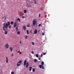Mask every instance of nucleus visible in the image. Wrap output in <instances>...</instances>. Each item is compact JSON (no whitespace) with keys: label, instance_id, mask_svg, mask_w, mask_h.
<instances>
[{"label":"nucleus","instance_id":"c03bdc74","mask_svg":"<svg viewBox=\"0 0 74 74\" xmlns=\"http://www.w3.org/2000/svg\"><path fill=\"white\" fill-rule=\"evenodd\" d=\"M31 6H31L30 7H31Z\"/></svg>","mask_w":74,"mask_h":74},{"label":"nucleus","instance_id":"473e14b6","mask_svg":"<svg viewBox=\"0 0 74 74\" xmlns=\"http://www.w3.org/2000/svg\"><path fill=\"white\" fill-rule=\"evenodd\" d=\"M27 36H26V37H25V39H27Z\"/></svg>","mask_w":74,"mask_h":74},{"label":"nucleus","instance_id":"1a4fd4ad","mask_svg":"<svg viewBox=\"0 0 74 74\" xmlns=\"http://www.w3.org/2000/svg\"><path fill=\"white\" fill-rule=\"evenodd\" d=\"M26 62H27L26 60H25L24 61V66H25L26 63Z\"/></svg>","mask_w":74,"mask_h":74},{"label":"nucleus","instance_id":"20e7f679","mask_svg":"<svg viewBox=\"0 0 74 74\" xmlns=\"http://www.w3.org/2000/svg\"><path fill=\"white\" fill-rule=\"evenodd\" d=\"M36 21L35 20H33V26H35L36 24Z\"/></svg>","mask_w":74,"mask_h":74},{"label":"nucleus","instance_id":"49530a36","mask_svg":"<svg viewBox=\"0 0 74 74\" xmlns=\"http://www.w3.org/2000/svg\"><path fill=\"white\" fill-rule=\"evenodd\" d=\"M20 74H21V73H20Z\"/></svg>","mask_w":74,"mask_h":74},{"label":"nucleus","instance_id":"7c9ffc66","mask_svg":"<svg viewBox=\"0 0 74 74\" xmlns=\"http://www.w3.org/2000/svg\"><path fill=\"white\" fill-rule=\"evenodd\" d=\"M44 34H44V33H42V34L43 36H44Z\"/></svg>","mask_w":74,"mask_h":74},{"label":"nucleus","instance_id":"a211bd4d","mask_svg":"<svg viewBox=\"0 0 74 74\" xmlns=\"http://www.w3.org/2000/svg\"><path fill=\"white\" fill-rule=\"evenodd\" d=\"M24 13L25 14L27 13V11L26 10H24Z\"/></svg>","mask_w":74,"mask_h":74},{"label":"nucleus","instance_id":"c756f323","mask_svg":"<svg viewBox=\"0 0 74 74\" xmlns=\"http://www.w3.org/2000/svg\"><path fill=\"white\" fill-rule=\"evenodd\" d=\"M41 24H39L38 25L39 27H40V26H41Z\"/></svg>","mask_w":74,"mask_h":74},{"label":"nucleus","instance_id":"5701e85b","mask_svg":"<svg viewBox=\"0 0 74 74\" xmlns=\"http://www.w3.org/2000/svg\"><path fill=\"white\" fill-rule=\"evenodd\" d=\"M11 25H10L9 27H8V28L9 29H10L11 28Z\"/></svg>","mask_w":74,"mask_h":74},{"label":"nucleus","instance_id":"2eb2a0df","mask_svg":"<svg viewBox=\"0 0 74 74\" xmlns=\"http://www.w3.org/2000/svg\"><path fill=\"white\" fill-rule=\"evenodd\" d=\"M32 69V67L31 66L29 68V70L30 71H31Z\"/></svg>","mask_w":74,"mask_h":74},{"label":"nucleus","instance_id":"a19ab883","mask_svg":"<svg viewBox=\"0 0 74 74\" xmlns=\"http://www.w3.org/2000/svg\"><path fill=\"white\" fill-rule=\"evenodd\" d=\"M38 59H39V60H40V58H39Z\"/></svg>","mask_w":74,"mask_h":74},{"label":"nucleus","instance_id":"412c9836","mask_svg":"<svg viewBox=\"0 0 74 74\" xmlns=\"http://www.w3.org/2000/svg\"><path fill=\"white\" fill-rule=\"evenodd\" d=\"M35 71V69H34L33 68V72H34Z\"/></svg>","mask_w":74,"mask_h":74},{"label":"nucleus","instance_id":"aec40b11","mask_svg":"<svg viewBox=\"0 0 74 74\" xmlns=\"http://www.w3.org/2000/svg\"><path fill=\"white\" fill-rule=\"evenodd\" d=\"M18 53H19L20 54H21V52H20V51H18L17 52Z\"/></svg>","mask_w":74,"mask_h":74},{"label":"nucleus","instance_id":"ddd939ff","mask_svg":"<svg viewBox=\"0 0 74 74\" xmlns=\"http://www.w3.org/2000/svg\"><path fill=\"white\" fill-rule=\"evenodd\" d=\"M16 26V22H15L14 24V27H15Z\"/></svg>","mask_w":74,"mask_h":74},{"label":"nucleus","instance_id":"f8f14e48","mask_svg":"<svg viewBox=\"0 0 74 74\" xmlns=\"http://www.w3.org/2000/svg\"><path fill=\"white\" fill-rule=\"evenodd\" d=\"M6 63H8V59L7 57H6Z\"/></svg>","mask_w":74,"mask_h":74},{"label":"nucleus","instance_id":"e433bc0d","mask_svg":"<svg viewBox=\"0 0 74 74\" xmlns=\"http://www.w3.org/2000/svg\"><path fill=\"white\" fill-rule=\"evenodd\" d=\"M4 18H5V19H6V16H4Z\"/></svg>","mask_w":74,"mask_h":74},{"label":"nucleus","instance_id":"dca6fc26","mask_svg":"<svg viewBox=\"0 0 74 74\" xmlns=\"http://www.w3.org/2000/svg\"><path fill=\"white\" fill-rule=\"evenodd\" d=\"M44 62L42 61V63H41V65L43 66V65H44Z\"/></svg>","mask_w":74,"mask_h":74},{"label":"nucleus","instance_id":"4468645a","mask_svg":"<svg viewBox=\"0 0 74 74\" xmlns=\"http://www.w3.org/2000/svg\"><path fill=\"white\" fill-rule=\"evenodd\" d=\"M37 62V59H35L34 60V62L35 63H36Z\"/></svg>","mask_w":74,"mask_h":74},{"label":"nucleus","instance_id":"f704fd0d","mask_svg":"<svg viewBox=\"0 0 74 74\" xmlns=\"http://www.w3.org/2000/svg\"><path fill=\"white\" fill-rule=\"evenodd\" d=\"M14 56V54L13 53H12V57L13 56Z\"/></svg>","mask_w":74,"mask_h":74},{"label":"nucleus","instance_id":"7ed1b4c3","mask_svg":"<svg viewBox=\"0 0 74 74\" xmlns=\"http://www.w3.org/2000/svg\"><path fill=\"white\" fill-rule=\"evenodd\" d=\"M22 63V61L21 60H20L19 61L18 63H17V66H20L21 64Z\"/></svg>","mask_w":74,"mask_h":74},{"label":"nucleus","instance_id":"a878e982","mask_svg":"<svg viewBox=\"0 0 74 74\" xmlns=\"http://www.w3.org/2000/svg\"><path fill=\"white\" fill-rule=\"evenodd\" d=\"M13 21H11V25H13Z\"/></svg>","mask_w":74,"mask_h":74},{"label":"nucleus","instance_id":"c85d7f7f","mask_svg":"<svg viewBox=\"0 0 74 74\" xmlns=\"http://www.w3.org/2000/svg\"><path fill=\"white\" fill-rule=\"evenodd\" d=\"M34 1L35 2V4H36V0H34Z\"/></svg>","mask_w":74,"mask_h":74},{"label":"nucleus","instance_id":"bb28decb","mask_svg":"<svg viewBox=\"0 0 74 74\" xmlns=\"http://www.w3.org/2000/svg\"><path fill=\"white\" fill-rule=\"evenodd\" d=\"M27 34H29V32L28 30H27Z\"/></svg>","mask_w":74,"mask_h":74},{"label":"nucleus","instance_id":"6ab92c4d","mask_svg":"<svg viewBox=\"0 0 74 74\" xmlns=\"http://www.w3.org/2000/svg\"><path fill=\"white\" fill-rule=\"evenodd\" d=\"M19 21V22H20V19L19 18H18L17 19V21Z\"/></svg>","mask_w":74,"mask_h":74},{"label":"nucleus","instance_id":"72a5a7b5","mask_svg":"<svg viewBox=\"0 0 74 74\" xmlns=\"http://www.w3.org/2000/svg\"><path fill=\"white\" fill-rule=\"evenodd\" d=\"M32 53L33 54H34V52H33V51H32Z\"/></svg>","mask_w":74,"mask_h":74},{"label":"nucleus","instance_id":"a18cd8bd","mask_svg":"<svg viewBox=\"0 0 74 74\" xmlns=\"http://www.w3.org/2000/svg\"><path fill=\"white\" fill-rule=\"evenodd\" d=\"M48 0H47V1Z\"/></svg>","mask_w":74,"mask_h":74},{"label":"nucleus","instance_id":"37998d69","mask_svg":"<svg viewBox=\"0 0 74 74\" xmlns=\"http://www.w3.org/2000/svg\"><path fill=\"white\" fill-rule=\"evenodd\" d=\"M20 44H21V41H20Z\"/></svg>","mask_w":74,"mask_h":74},{"label":"nucleus","instance_id":"423d86ee","mask_svg":"<svg viewBox=\"0 0 74 74\" xmlns=\"http://www.w3.org/2000/svg\"><path fill=\"white\" fill-rule=\"evenodd\" d=\"M26 64V68H27L29 66V62H27Z\"/></svg>","mask_w":74,"mask_h":74},{"label":"nucleus","instance_id":"9b49d317","mask_svg":"<svg viewBox=\"0 0 74 74\" xmlns=\"http://www.w3.org/2000/svg\"><path fill=\"white\" fill-rule=\"evenodd\" d=\"M10 51L12 52V47H10Z\"/></svg>","mask_w":74,"mask_h":74},{"label":"nucleus","instance_id":"cd10ccee","mask_svg":"<svg viewBox=\"0 0 74 74\" xmlns=\"http://www.w3.org/2000/svg\"><path fill=\"white\" fill-rule=\"evenodd\" d=\"M11 74H14V72H12Z\"/></svg>","mask_w":74,"mask_h":74},{"label":"nucleus","instance_id":"4be33fe9","mask_svg":"<svg viewBox=\"0 0 74 74\" xmlns=\"http://www.w3.org/2000/svg\"><path fill=\"white\" fill-rule=\"evenodd\" d=\"M36 57H37V58H38V54H36Z\"/></svg>","mask_w":74,"mask_h":74},{"label":"nucleus","instance_id":"2f4dec72","mask_svg":"<svg viewBox=\"0 0 74 74\" xmlns=\"http://www.w3.org/2000/svg\"><path fill=\"white\" fill-rule=\"evenodd\" d=\"M27 27H29V25H27Z\"/></svg>","mask_w":74,"mask_h":74},{"label":"nucleus","instance_id":"393cba45","mask_svg":"<svg viewBox=\"0 0 74 74\" xmlns=\"http://www.w3.org/2000/svg\"><path fill=\"white\" fill-rule=\"evenodd\" d=\"M32 44L33 45H34V42H32Z\"/></svg>","mask_w":74,"mask_h":74},{"label":"nucleus","instance_id":"58836bf2","mask_svg":"<svg viewBox=\"0 0 74 74\" xmlns=\"http://www.w3.org/2000/svg\"><path fill=\"white\" fill-rule=\"evenodd\" d=\"M30 33H32V30H30Z\"/></svg>","mask_w":74,"mask_h":74},{"label":"nucleus","instance_id":"79ce46f5","mask_svg":"<svg viewBox=\"0 0 74 74\" xmlns=\"http://www.w3.org/2000/svg\"><path fill=\"white\" fill-rule=\"evenodd\" d=\"M22 18H24V16H22Z\"/></svg>","mask_w":74,"mask_h":74},{"label":"nucleus","instance_id":"6e6552de","mask_svg":"<svg viewBox=\"0 0 74 74\" xmlns=\"http://www.w3.org/2000/svg\"><path fill=\"white\" fill-rule=\"evenodd\" d=\"M37 29H36L35 30V31H34V34H37Z\"/></svg>","mask_w":74,"mask_h":74},{"label":"nucleus","instance_id":"0eeeda50","mask_svg":"<svg viewBox=\"0 0 74 74\" xmlns=\"http://www.w3.org/2000/svg\"><path fill=\"white\" fill-rule=\"evenodd\" d=\"M23 29L25 31L26 29V27L25 26H23Z\"/></svg>","mask_w":74,"mask_h":74},{"label":"nucleus","instance_id":"f03ea898","mask_svg":"<svg viewBox=\"0 0 74 74\" xmlns=\"http://www.w3.org/2000/svg\"><path fill=\"white\" fill-rule=\"evenodd\" d=\"M16 32H17V34L18 35H19L20 34V31L18 30V27H16Z\"/></svg>","mask_w":74,"mask_h":74},{"label":"nucleus","instance_id":"4c0bfd02","mask_svg":"<svg viewBox=\"0 0 74 74\" xmlns=\"http://www.w3.org/2000/svg\"><path fill=\"white\" fill-rule=\"evenodd\" d=\"M42 69H44V67H43V66H42Z\"/></svg>","mask_w":74,"mask_h":74},{"label":"nucleus","instance_id":"f257e3e1","mask_svg":"<svg viewBox=\"0 0 74 74\" xmlns=\"http://www.w3.org/2000/svg\"><path fill=\"white\" fill-rule=\"evenodd\" d=\"M10 25V23L9 22H8V23H4L3 24V31H5V29H7L8 27V26H9Z\"/></svg>","mask_w":74,"mask_h":74},{"label":"nucleus","instance_id":"ea45409f","mask_svg":"<svg viewBox=\"0 0 74 74\" xmlns=\"http://www.w3.org/2000/svg\"><path fill=\"white\" fill-rule=\"evenodd\" d=\"M41 57H42V54H41Z\"/></svg>","mask_w":74,"mask_h":74},{"label":"nucleus","instance_id":"c9c22d12","mask_svg":"<svg viewBox=\"0 0 74 74\" xmlns=\"http://www.w3.org/2000/svg\"><path fill=\"white\" fill-rule=\"evenodd\" d=\"M40 14H39V17H40Z\"/></svg>","mask_w":74,"mask_h":74},{"label":"nucleus","instance_id":"9d476101","mask_svg":"<svg viewBox=\"0 0 74 74\" xmlns=\"http://www.w3.org/2000/svg\"><path fill=\"white\" fill-rule=\"evenodd\" d=\"M4 33L5 34L7 35V34H8V32L6 30H5V31L4 32Z\"/></svg>","mask_w":74,"mask_h":74},{"label":"nucleus","instance_id":"f3484780","mask_svg":"<svg viewBox=\"0 0 74 74\" xmlns=\"http://www.w3.org/2000/svg\"><path fill=\"white\" fill-rule=\"evenodd\" d=\"M43 66V65H39V67H40V68H42V66Z\"/></svg>","mask_w":74,"mask_h":74},{"label":"nucleus","instance_id":"b1692460","mask_svg":"<svg viewBox=\"0 0 74 74\" xmlns=\"http://www.w3.org/2000/svg\"><path fill=\"white\" fill-rule=\"evenodd\" d=\"M42 54L43 55H45L46 54V53H42Z\"/></svg>","mask_w":74,"mask_h":74},{"label":"nucleus","instance_id":"39448f33","mask_svg":"<svg viewBox=\"0 0 74 74\" xmlns=\"http://www.w3.org/2000/svg\"><path fill=\"white\" fill-rule=\"evenodd\" d=\"M5 47L7 49H8V48L9 45L7 43L5 45Z\"/></svg>","mask_w":74,"mask_h":74}]
</instances>
